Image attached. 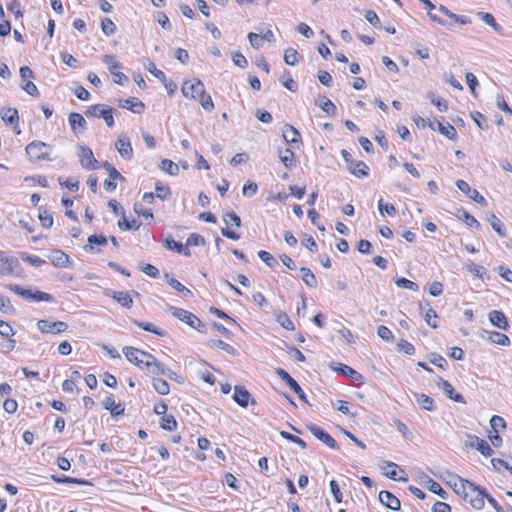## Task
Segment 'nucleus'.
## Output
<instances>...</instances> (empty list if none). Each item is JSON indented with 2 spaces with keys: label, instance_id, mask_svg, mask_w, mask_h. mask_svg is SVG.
<instances>
[{
  "label": "nucleus",
  "instance_id": "nucleus-35",
  "mask_svg": "<svg viewBox=\"0 0 512 512\" xmlns=\"http://www.w3.org/2000/svg\"><path fill=\"white\" fill-rule=\"evenodd\" d=\"M165 278L167 279L168 285L171 286L176 291L182 293L184 297L192 296L191 290H189L184 285H182L177 279H175L173 277H169L168 274H165Z\"/></svg>",
  "mask_w": 512,
  "mask_h": 512
},
{
  "label": "nucleus",
  "instance_id": "nucleus-47",
  "mask_svg": "<svg viewBox=\"0 0 512 512\" xmlns=\"http://www.w3.org/2000/svg\"><path fill=\"white\" fill-rule=\"evenodd\" d=\"M284 61L287 65H296L298 63V52L294 48H287L284 52Z\"/></svg>",
  "mask_w": 512,
  "mask_h": 512
},
{
  "label": "nucleus",
  "instance_id": "nucleus-27",
  "mask_svg": "<svg viewBox=\"0 0 512 512\" xmlns=\"http://www.w3.org/2000/svg\"><path fill=\"white\" fill-rule=\"evenodd\" d=\"M437 125V128L439 130V132L441 134H443L444 136H446L448 139H455L456 137V130L454 128V126H452L451 124L447 123V124H443L442 122L436 120L435 122H431L430 123V127L435 130V126L434 125Z\"/></svg>",
  "mask_w": 512,
  "mask_h": 512
},
{
  "label": "nucleus",
  "instance_id": "nucleus-2",
  "mask_svg": "<svg viewBox=\"0 0 512 512\" xmlns=\"http://www.w3.org/2000/svg\"><path fill=\"white\" fill-rule=\"evenodd\" d=\"M50 149V146L42 141H32L26 146L25 151L31 162H37L40 160H50Z\"/></svg>",
  "mask_w": 512,
  "mask_h": 512
},
{
  "label": "nucleus",
  "instance_id": "nucleus-23",
  "mask_svg": "<svg viewBox=\"0 0 512 512\" xmlns=\"http://www.w3.org/2000/svg\"><path fill=\"white\" fill-rule=\"evenodd\" d=\"M284 140L291 145L299 144L301 136L299 131L292 125L286 124L283 129Z\"/></svg>",
  "mask_w": 512,
  "mask_h": 512
},
{
  "label": "nucleus",
  "instance_id": "nucleus-9",
  "mask_svg": "<svg viewBox=\"0 0 512 512\" xmlns=\"http://www.w3.org/2000/svg\"><path fill=\"white\" fill-rule=\"evenodd\" d=\"M204 90V84L197 78L186 81L182 85L183 96L194 100L198 99L199 95L203 94Z\"/></svg>",
  "mask_w": 512,
  "mask_h": 512
},
{
  "label": "nucleus",
  "instance_id": "nucleus-50",
  "mask_svg": "<svg viewBox=\"0 0 512 512\" xmlns=\"http://www.w3.org/2000/svg\"><path fill=\"white\" fill-rule=\"evenodd\" d=\"M118 227L123 230H138L140 224L136 220L128 221L123 215L122 219L118 221Z\"/></svg>",
  "mask_w": 512,
  "mask_h": 512
},
{
  "label": "nucleus",
  "instance_id": "nucleus-11",
  "mask_svg": "<svg viewBox=\"0 0 512 512\" xmlns=\"http://www.w3.org/2000/svg\"><path fill=\"white\" fill-rule=\"evenodd\" d=\"M465 446L475 448L485 457H489L494 453L488 442L476 435H468V440L465 441Z\"/></svg>",
  "mask_w": 512,
  "mask_h": 512
},
{
  "label": "nucleus",
  "instance_id": "nucleus-37",
  "mask_svg": "<svg viewBox=\"0 0 512 512\" xmlns=\"http://www.w3.org/2000/svg\"><path fill=\"white\" fill-rule=\"evenodd\" d=\"M301 278L303 282L310 288H315L317 286V279L313 272L306 267L300 268Z\"/></svg>",
  "mask_w": 512,
  "mask_h": 512
},
{
  "label": "nucleus",
  "instance_id": "nucleus-59",
  "mask_svg": "<svg viewBox=\"0 0 512 512\" xmlns=\"http://www.w3.org/2000/svg\"><path fill=\"white\" fill-rule=\"evenodd\" d=\"M349 402L344 400H338L336 403H333V407L337 409L339 412L345 415L356 416V413H351L349 408Z\"/></svg>",
  "mask_w": 512,
  "mask_h": 512
},
{
  "label": "nucleus",
  "instance_id": "nucleus-30",
  "mask_svg": "<svg viewBox=\"0 0 512 512\" xmlns=\"http://www.w3.org/2000/svg\"><path fill=\"white\" fill-rule=\"evenodd\" d=\"M316 104L328 115L335 116L337 112L336 105L324 95H319Z\"/></svg>",
  "mask_w": 512,
  "mask_h": 512
},
{
  "label": "nucleus",
  "instance_id": "nucleus-3",
  "mask_svg": "<svg viewBox=\"0 0 512 512\" xmlns=\"http://www.w3.org/2000/svg\"><path fill=\"white\" fill-rule=\"evenodd\" d=\"M123 354L127 358V360L137 367H139L141 370L146 371V363L149 362V360H152V354L147 353L145 351H142L138 348L126 346L123 348Z\"/></svg>",
  "mask_w": 512,
  "mask_h": 512
},
{
  "label": "nucleus",
  "instance_id": "nucleus-49",
  "mask_svg": "<svg viewBox=\"0 0 512 512\" xmlns=\"http://www.w3.org/2000/svg\"><path fill=\"white\" fill-rule=\"evenodd\" d=\"M103 62L107 65L108 70L113 73L114 70L122 68L121 63L116 60L114 55H105Z\"/></svg>",
  "mask_w": 512,
  "mask_h": 512
},
{
  "label": "nucleus",
  "instance_id": "nucleus-26",
  "mask_svg": "<svg viewBox=\"0 0 512 512\" xmlns=\"http://www.w3.org/2000/svg\"><path fill=\"white\" fill-rule=\"evenodd\" d=\"M489 320L492 323V325L502 330H506L509 326L506 316L501 311H491L489 313Z\"/></svg>",
  "mask_w": 512,
  "mask_h": 512
},
{
  "label": "nucleus",
  "instance_id": "nucleus-61",
  "mask_svg": "<svg viewBox=\"0 0 512 512\" xmlns=\"http://www.w3.org/2000/svg\"><path fill=\"white\" fill-rule=\"evenodd\" d=\"M205 244V239L196 233L190 234L186 241V246H203Z\"/></svg>",
  "mask_w": 512,
  "mask_h": 512
},
{
  "label": "nucleus",
  "instance_id": "nucleus-6",
  "mask_svg": "<svg viewBox=\"0 0 512 512\" xmlns=\"http://www.w3.org/2000/svg\"><path fill=\"white\" fill-rule=\"evenodd\" d=\"M223 221L227 227L221 229V234L224 237H227L231 240L240 239V235L238 233L229 229L230 226H235L237 228H239L241 226L240 217L235 212L230 211V212L225 213V215L223 216Z\"/></svg>",
  "mask_w": 512,
  "mask_h": 512
},
{
  "label": "nucleus",
  "instance_id": "nucleus-22",
  "mask_svg": "<svg viewBox=\"0 0 512 512\" xmlns=\"http://www.w3.org/2000/svg\"><path fill=\"white\" fill-rule=\"evenodd\" d=\"M49 260L56 267L67 268L70 266L69 256L61 250H55L49 256Z\"/></svg>",
  "mask_w": 512,
  "mask_h": 512
},
{
  "label": "nucleus",
  "instance_id": "nucleus-38",
  "mask_svg": "<svg viewBox=\"0 0 512 512\" xmlns=\"http://www.w3.org/2000/svg\"><path fill=\"white\" fill-rule=\"evenodd\" d=\"M209 345L211 348H218V349H221L223 351H225L227 354H230V355H234L236 353V349L224 342L223 340H220V339H212L209 341Z\"/></svg>",
  "mask_w": 512,
  "mask_h": 512
},
{
  "label": "nucleus",
  "instance_id": "nucleus-55",
  "mask_svg": "<svg viewBox=\"0 0 512 512\" xmlns=\"http://www.w3.org/2000/svg\"><path fill=\"white\" fill-rule=\"evenodd\" d=\"M197 100L200 102L201 106L207 111H211L214 108V103L212 101L211 96L207 95L205 91L203 92V94L199 95Z\"/></svg>",
  "mask_w": 512,
  "mask_h": 512
},
{
  "label": "nucleus",
  "instance_id": "nucleus-21",
  "mask_svg": "<svg viewBox=\"0 0 512 512\" xmlns=\"http://www.w3.org/2000/svg\"><path fill=\"white\" fill-rule=\"evenodd\" d=\"M145 363H146V371L150 374L164 375V376H166V374H168L169 367L160 363L153 355H152V360H149V362H145Z\"/></svg>",
  "mask_w": 512,
  "mask_h": 512
},
{
  "label": "nucleus",
  "instance_id": "nucleus-29",
  "mask_svg": "<svg viewBox=\"0 0 512 512\" xmlns=\"http://www.w3.org/2000/svg\"><path fill=\"white\" fill-rule=\"evenodd\" d=\"M68 121L74 133L77 132L78 128H81L82 130L86 129L87 122L85 118L77 112L70 113L68 116Z\"/></svg>",
  "mask_w": 512,
  "mask_h": 512
},
{
  "label": "nucleus",
  "instance_id": "nucleus-15",
  "mask_svg": "<svg viewBox=\"0 0 512 512\" xmlns=\"http://www.w3.org/2000/svg\"><path fill=\"white\" fill-rule=\"evenodd\" d=\"M380 468L386 477L394 481H408V478L406 476H398L397 470H399L402 474H405V472L403 469L399 468V466L393 462L384 461L383 465H381Z\"/></svg>",
  "mask_w": 512,
  "mask_h": 512
},
{
  "label": "nucleus",
  "instance_id": "nucleus-45",
  "mask_svg": "<svg viewBox=\"0 0 512 512\" xmlns=\"http://www.w3.org/2000/svg\"><path fill=\"white\" fill-rule=\"evenodd\" d=\"M277 322L286 330L293 331L295 329L293 322L290 320L288 315L284 312L278 311L276 314Z\"/></svg>",
  "mask_w": 512,
  "mask_h": 512
},
{
  "label": "nucleus",
  "instance_id": "nucleus-52",
  "mask_svg": "<svg viewBox=\"0 0 512 512\" xmlns=\"http://www.w3.org/2000/svg\"><path fill=\"white\" fill-rule=\"evenodd\" d=\"M38 218L41 222V225L44 227V228H50L52 225H53V217L52 215L47 212L46 210H42L40 209L39 210V215H38Z\"/></svg>",
  "mask_w": 512,
  "mask_h": 512
},
{
  "label": "nucleus",
  "instance_id": "nucleus-58",
  "mask_svg": "<svg viewBox=\"0 0 512 512\" xmlns=\"http://www.w3.org/2000/svg\"><path fill=\"white\" fill-rule=\"evenodd\" d=\"M378 210L381 214L387 213L389 216H394L396 214V208L391 203L383 204V200L380 199L378 201Z\"/></svg>",
  "mask_w": 512,
  "mask_h": 512
},
{
  "label": "nucleus",
  "instance_id": "nucleus-24",
  "mask_svg": "<svg viewBox=\"0 0 512 512\" xmlns=\"http://www.w3.org/2000/svg\"><path fill=\"white\" fill-rule=\"evenodd\" d=\"M105 295L112 297L121 306H123L125 308H131V306L133 304L132 298L126 292H116V291L106 290Z\"/></svg>",
  "mask_w": 512,
  "mask_h": 512
},
{
  "label": "nucleus",
  "instance_id": "nucleus-34",
  "mask_svg": "<svg viewBox=\"0 0 512 512\" xmlns=\"http://www.w3.org/2000/svg\"><path fill=\"white\" fill-rule=\"evenodd\" d=\"M455 481H458V484H454V492L463 497V499H467V492L473 483L466 479H455Z\"/></svg>",
  "mask_w": 512,
  "mask_h": 512
},
{
  "label": "nucleus",
  "instance_id": "nucleus-46",
  "mask_svg": "<svg viewBox=\"0 0 512 512\" xmlns=\"http://www.w3.org/2000/svg\"><path fill=\"white\" fill-rule=\"evenodd\" d=\"M161 169L171 176H175L179 173V167L176 163L171 160L164 159L161 163Z\"/></svg>",
  "mask_w": 512,
  "mask_h": 512
},
{
  "label": "nucleus",
  "instance_id": "nucleus-19",
  "mask_svg": "<svg viewBox=\"0 0 512 512\" xmlns=\"http://www.w3.org/2000/svg\"><path fill=\"white\" fill-rule=\"evenodd\" d=\"M348 171L357 178H365L369 175V167L363 161L353 160L347 166Z\"/></svg>",
  "mask_w": 512,
  "mask_h": 512
},
{
  "label": "nucleus",
  "instance_id": "nucleus-14",
  "mask_svg": "<svg viewBox=\"0 0 512 512\" xmlns=\"http://www.w3.org/2000/svg\"><path fill=\"white\" fill-rule=\"evenodd\" d=\"M115 148L124 160L129 161L133 158V148L129 137L120 135L115 143Z\"/></svg>",
  "mask_w": 512,
  "mask_h": 512
},
{
  "label": "nucleus",
  "instance_id": "nucleus-48",
  "mask_svg": "<svg viewBox=\"0 0 512 512\" xmlns=\"http://www.w3.org/2000/svg\"><path fill=\"white\" fill-rule=\"evenodd\" d=\"M280 436L296 445H298L299 447H301L302 449H305L307 447L305 441H303L301 438H299L298 436H295L289 432H286V431H280Z\"/></svg>",
  "mask_w": 512,
  "mask_h": 512
},
{
  "label": "nucleus",
  "instance_id": "nucleus-12",
  "mask_svg": "<svg viewBox=\"0 0 512 512\" xmlns=\"http://www.w3.org/2000/svg\"><path fill=\"white\" fill-rule=\"evenodd\" d=\"M276 374L290 387L292 391H294L300 400L308 403L306 399V395L297 381L290 376V374L282 368L276 369Z\"/></svg>",
  "mask_w": 512,
  "mask_h": 512
},
{
  "label": "nucleus",
  "instance_id": "nucleus-1",
  "mask_svg": "<svg viewBox=\"0 0 512 512\" xmlns=\"http://www.w3.org/2000/svg\"><path fill=\"white\" fill-rule=\"evenodd\" d=\"M168 311L172 314V316L178 318L182 322L188 324L191 328L199 331L205 332L204 323L193 313L174 306H169Z\"/></svg>",
  "mask_w": 512,
  "mask_h": 512
},
{
  "label": "nucleus",
  "instance_id": "nucleus-5",
  "mask_svg": "<svg viewBox=\"0 0 512 512\" xmlns=\"http://www.w3.org/2000/svg\"><path fill=\"white\" fill-rule=\"evenodd\" d=\"M77 156L79 157L80 165L85 170L91 171L98 168V161L94 157L91 148L79 145L77 147Z\"/></svg>",
  "mask_w": 512,
  "mask_h": 512
},
{
  "label": "nucleus",
  "instance_id": "nucleus-36",
  "mask_svg": "<svg viewBox=\"0 0 512 512\" xmlns=\"http://www.w3.org/2000/svg\"><path fill=\"white\" fill-rule=\"evenodd\" d=\"M88 241V244L84 246V250L86 252H92L94 247L93 245L96 244V245H101V246H105L107 244V238L103 235H90L87 239Z\"/></svg>",
  "mask_w": 512,
  "mask_h": 512
},
{
  "label": "nucleus",
  "instance_id": "nucleus-39",
  "mask_svg": "<svg viewBox=\"0 0 512 512\" xmlns=\"http://www.w3.org/2000/svg\"><path fill=\"white\" fill-rule=\"evenodd\" d=\"M487 221L490 223L493 230L500 236H505V229L503 226V223L500 221V219L495 214H490L487 217Z\"/></svg>",
  "mask_w": 512,
  "mask_h": 512
},
{
  "label": "nucleus",
  "instance_id": "nucleus-7",
  "mask_svg": "<svg viewBox=\"0 0 512 512\" xmlns=\"http://www.w3.org/2000/svg\"><path fill=\"white\" fill-rule=\"evenodd\" d=\"M485 496H487V492L484 488L472 484V487L469 488L467 492V499L471 506L475 509H482L484 507Z\"/></svg>",
  "mask_w": 512,
  "mask_h": 512
},
{
  "label": "nucleus",
  "instance_id": "nucleus-4",
  "mask_svg": "<svg viewBox=\"0 0 512 512\" xmlns=\"http://www.w3.org/2000/svg\"><path fill=\"white\" fill-rule=\"evenodd\" d=\"M85 114L90 117L103 118L108 127L114 126L113 109L104 104H95L87 108Z\"/></svg>",
  "mask_w": 512,
  "mask_h": 512
},
{
  "label": "nucleus",
  "instance_id": "nucleus-53",
  "mask_svg": "<svg viewBox=\"0 0 512 512\" xmlns=\"http://www.w3.org/2000/svg\"><path fill=\"white\" fill-rule=\"evenodd\" d=\"M155 196L162 200L167 199L171 195V190L168 186L162 185L161 182H157L155 186Z\"/></svg>",
  "mask_w": 512,
  "mask_h": 512
},
{
  "label": "nucleus",
  "instance_id": "nucleus-42",
  "mask_svg": "<svg viewBox=\"0 0 512 512\" xmlns=\"http://www.w3.org/2000/svg\"><path fill=\"white\" fill-rule=\"evenodd\" d=\"M152 385L155 391L160 395H167L170 392L169 384L163 379L153 378Z\"/></svg>",
  "mask_w": 512,
  "mask_h": 512
},
{
  "label": "nucleus",
  "instance_id": "nucleus-40",
  "mask_svg": "<svg viewBox=\"0 0 512 512\" xmlns=\"http://www.w3.org/2000/svg\"><path fill=\"white\" fill-rule=\"evenodd\" d=\"M488 340L494 344L508 346L510 344V340L507 335L500 332H490Z\"/></svg>",
  "mask_w": 512,
  "mask_h": 512
},
{
  "label": "nucleus",
  "instance_id": "nucleus-64",
  "mask_svg": "<svg viewBox=\"0 0 512 512\" xmlns=\"http://www.w3.org/2000/svg\"><path fill=\"white\" fill-rule=\"evenodd\" d=\"M364 17L374 28H380V19L375 11L367 10L364 13Z\"/></svg>",
  "mask_w": 512,
  "mask_h": 512
},
{
  "label": "nucleus",
  "instance_id": "nucleus-43",
  "mask_svg": "<svg viewBox=\"0 0 512 512\" xmlns=\"http://www.w3.org/2000/svg\"><path fill=\"white\" fill-rule=\"evenodd\" d=\"M134 323L141 329L145 330V331H148V332H151V333H154L158 336H164L165 335V332L161 329H159L158 327H156L154 324L150 323V322H143V321H138V320H135Z\"/></svg>",
  "mask_w": 512,
  "mask_h": 512
},
{
  "label": "nucleus",
  "instance_id": "nucleus-17",
  "mask_svg": "<svg viewBox=\"0 0 512 512\" xmlns=\"http://www.w3.org/2000/svg\"><path fill=\"white\" fill-rule=\"evenodd\" d=\"M437 386L442 389L444 394L451 400L458 403H465L463 396L459 393H455L454 387L443 378H439L437 381Z\"/></svg>",
  "mask_w": 512,
  "mask_h": 512
},
{
  "label": "nucleus",
  "instance_id": "nucleus-31",
  "mask_svg": "<svg viewBox=\"0 0 512 512\" xmlns=\"http://www.w3.org/2000/svg\"><path fill=\"white\" fill-rule=\"evenodd\" d=\"M476 16L489 25L495 32L502 34V27L496 22L494 16L488 12H477Z\"/></svg>",
  "mask_w": 512,
  "mask_h": 512
},
{
  "label": "nucleus",
  "instance_id": "nucleus-32",
  "mask_svg": "<svg viewBox=\"0 0 512 512\" xmlns=\"http://www.w3.org/2000/svg\"><path fill=\"white\" fill-rule=\"evenodd\" d=\"M279 159L283 163V165L291 169L296 166V159L293 151L289 148H285L284 150L279 151Z\"/></svg>",
  "mask_w": 512,
  "mask_h": 512
},
{
  "label": "nucleus",
  "instance_id": "nucleus-10",
  "mask_svg": "<svg viewBox=\"0 0 512 512\" xmlns=\"http://www.w3.org/2000/svg\"><path fill=\"white\" fill-rule=\"evenodd\" d=\"M37 328L42 333L58 334L66 331L68 325L62 321H51L48 319H41L37 322Z\"/></svg>",
  "mask_w": 512,
  "mask_h": 512
},
{
  "label": "nucleus",
  "instance_id": "nucleus-54",
  "mask_svg": "<svg viewBox=\"0 0 512 512\" xmlns=\"http://www.w3.org/2000/svg\"><path fill=\"white\" fill-rule=\"evenodd\" d=\"M1 117L4 122L13 124L18 119V111L14 108H8L2 113Z\"/></svg>",
  "mask_w": 512,
  "mask_h": 512
},
{
  "label": "nucleus",
  "instance_id": "nucleus-57",
  "mask_svg": "<svg viewBox=\"0 0 512 512\" xmlns=\"http://www.w3.org/2000/svg\"><path fill=\"white\" fill-rule=\"evenodd\" d=\"M258 257L269 267H274L277 264L273 255L267 251L261 250L258 252Z\"/></svg>",
  "mask_w": 512,
  "mask_h": 512
},
{
  "label": "nucleus",
  "instance_id": "nucleus-16",
  "mask_svg": "<svg viewBox=\"0 0 512 512\" xmlns=\"http://www.w3.org/2000/svg\"><path fill=\"white\" fill-rule=\"evenodd\" d=\"M233 400L241 407L246 408L251 401V404H256V401L251 398L250 392L243 386L236 385L234 387Z\"/></svg>",
  "mask_w": 512,
  "mask_h": 512
},
{
  "label": "nucleus",
  "instance_id": "nucleus-62",
  "mask_svg": "<svg viewBox=\"0 0 512 512\" xmlns=\"http://www.w3.org/2000/svg\"><path fill=\"white\" fill-rule=\"evenodd\" d=\"M396 285L398 287H402V288L409 289L412 291H418V289H419V286L417 283H415L409 279H406V278H399L396 281Z\"/></svg>",
  "mask_w": 512,
  "mask_h": 512
},
{
  "label": "nucleus",
  "instance_id": "nucleus-33",
  "mask_svg": "<svg viewBox=\"0 0 512 512\" xmlns=\"http://www.w3.org/2000/svg\"><path fill=\"white\" fill-rule=\"evenodd\" d=\"M414 397L422 409L427 411L435 410L434 400L430 396L426 394L414 393Z\"/></svg>",
  "mask_w": 512,
  "mask_h": 512
},
{
  "label": "nucleus",
  "instance_id": "nucleus-25",
  "mask_svg": "<svg viewBox=\"0 0 512 512\" xmlns=\"http://www.w3.org/2000/svg\"><path fill=\"white\" fill-rule=\"evenodd\" d=\"M119 105L122 108L128 109V110L132 111L133 113H138V114L141 113L145 108L144 104L140 100H138L137 98H134V97L127 98L125 100H120Z\"/></svg>",
  "mask_w": 512,
  "mask_h": 512
},
{
  "label": "nucleus",
  "instance_id": "nucleus-20",
  "mask_svg": "<svg viewBox=\"0 0 512 512\" xmlns=\"http://www.w3.org/2000/svg\"><path fill=\"white\" fill-rule=\"evenodd\" d=\"M18 265V261L8 258L0 253V275L7 276L14 274V268Z\"/></svg>",
  "mask_w": 512,
  "mask_h": 512
},
{
  "label": "nucleus",
  "instance_id": "nucleus-28",
  "mask_svg": "<svg viewBox=\"0 0 512 512\" xmlns=\"http://www.w3.org/2000/svg\"><path fill=\"white\" fill-rule=\"evenodd\" d=\"M335 364L336 363H334V362L331 364V368L333 370L341 373L344 376L350 377V378H352L353 380H356V381H359V380L362 379V375L360 373H358L357 371H355L350 366H347L345 364L339 363L338 367H334Z\"/></svg>",
  "mask_w": 512,
  "mask_h": 512
},
{
  "label": "nucleus",
  "instance_id": "nucleus-63",
  "mask_svg": "<svg viewBox=\"0 0 512 512\" xmlns=\"http://www.w3.org/2000/svg\"><path fill=\"white\" fill-rule=\"evenodd\" d=\"M435 318H437V313L432 308H429L424 314V320L427 323V325H429L431 328L438 327L437 322L435 320H433Z\"/></svg>",
  "mask_w": 512,
  "mask_h": 512
},
{
  "label": "nucleus",
  "instance_id": "nucleus-41",
  "mask_svg": "<svg viewBox=\"0 0 512 512\" xmlns=\"http://www.w3.org/2000/svg\"><path fill=\"white\" fill-rule=\"evenodd\" d=\"M10 291L16 293L20 297L26 300H32L33 292L29 289L22 288L17 284H8L6 286Z\"/></svg>",
  "mask_w": 512,
  "mask_h": 512
},
{
  "label": "nucleus",
  "instance_id": "nucleus-56",
  "mask_svg": "<svg viewBox=\"0 0 512 512\" xmlns=\"http://www.w3.org/2000/svg\"><path fill=\"white\" fill-rule=\"evenodd\" d=\"M21 259L24 261V262H27L29 263L30 265L32 266H35V267H40L42 266L43 264H45V261L43 259H41L40 257L38 256H32V255H29V254H26V253H23L21 255Z\"/></svg>",
  "mask_w": 512,
  "mask_h": 512
},
{
  "label": "nucleus",
  "instance_id": "nucleus-18",
  "mask_svg": "<svg viewBox=\"0 0 512 512\" xmlns=\"http://www.w3.org/2000/svg\"><path fill=\"white\" fill-rule=\"evenodd\" d=\"M379 501L385 507L390 508L395 511L399 510L400 506H401L400 500L395 495H393L391 492L385 491V490H383L379 493Z\"/></svg>",
  "mask_w": 512,
  "mask_h": 512
},
{
  "label": "nucleus",
  "instance_id": "nucleus-44",
  "mask_svg": "<svg viewBox=\"0 0 512 512\" xmlns=\"http://www.w3.org/2000/svg\"><path fill=\"white\" fill-rule=\"evenodd\" d=\"M160 427L167 431H173L177 428V421L173 415H163L160 421Z\"/></svg>",
  "mask_w": 512,
  "mask_h": 512
},
{
  "label": "nucleus",
  "instance_id": "nucleus-51",
  "mask_svg": "<svg viewBox=\"0 0 512 512\" xmlns=\"http://www.w3.org/2000/svg\"><path fill=\"white\" fill-rule=\"evenodd\" d=\"M101 29L106 36H110L114 34L116 25L110 18H104L101 22Z\"/></svg>",
  "mask_w": 512,
  "mask_h": 512
},
{
  "label": "nucleus",
  "instance_id": "nucleus-8",
  "mask_svg": "<svg viewBox=\"0 0 512 512\" xmlns=\"http://www.w3.org/2000/svg\"><path fill=\"white\" fill-rule=\"evenodd\" d=\"M306 428L308 431L315 436L319 441L326 444L331 449H339V446L336 440L321 427L317 426L313 423L306 424Z\"/></svg>",
  "mask_w": 512,
  "mask_h": 512
},
{
  "label": "nucleus",
  "instance_id": "nucleus-60",
  "mask_svg": "<svg viewBox=\"0 0 512 512\" xmlns=\"http://www.w3.org/2000/svg\"><path fill=\"white\" fill-rule=\"evenodd\" d=\"M491 465L496 470L499 469V466L504 467L512 475V459L510 461H505L499 458H493L491 459Z\"/></svg>",
  "mask_w": 512,
  "mask_h": 512
},
{
  "label": "nucleus",
  "instance_id": "nucleus-13",
  "mask_svg": "<svg viewBox=\"0 0 512 512\" xmlns=\"http://www.w3.org/2000/svg\"><path fill=\"white\" fill-rule=\"evenodd\" d=\"M457 188L463 192L468 198L472 199L476 203L486 206L487 201L486 199L479 194V192L476 189H473L470 187V185L464 181V180H457L456 181Z\"/></svg>",
  "mask_w": 512,
  "mask_h": 512
}]
</instances>
